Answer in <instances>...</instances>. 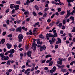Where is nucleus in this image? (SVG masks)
I'll return each mask as SVG.
<instances>
[{
    "instance_id": "nucleus-1",
    "label": "nucleus",
    "mask_w": 75,
    "mask_h": 75,
    "mask_svg": "<svg viewBox=\"0 0 75 75\" xmlns=\"http://www.w3.org/2000/svg\"><path fill=\"white\" fill-rule=\"evenodd\" d=\"M46 37L47 40H49V37H52V38L57 37V33H55L54 35H50L48 34H47L46 35Z\"/></svg>"
},
{
    "instance_id": "nucleus-2",
    "label": "nucleus",
    "mask_w": 75,
    "mask_h": 75,
    "mask_svg": "<svg viewBox=\"0 0 75 75\" xmlns=\"http://www.w3.org/2000/svg\"><path fill=\"white\" fill-rule=\"evenodd\" d=\"M23 37L24 36L22 35L21 34H19L18 36V38L19 39L18 41L19 42H21L22 41V40H23Z\"/></svg>"
},
{
    "instance_id": "nucleus-3",
    "label": "nucleus",
    "mask_w": 75,
    "mask_h": 75,
    "mask_svg": "<svg viewBox=\"0 0 75 75\" xmlns=\"http://www.w3.org/2000/svg\"><path fill=\"white\" fill-rule=\"evenodd\" d=\"M56 40L55 38H52V41L51 40H49V41L51 44H52L54 42H55Z\"/></svg>"
},
{
    "instance_id": "nucleus-4",
    "label": "nucleus",
    "mask_w": 75,
    "mask_h": 75,
    "mask_svg": "<svg viewBox=\"0 0 75 75\" xmlns=\"http://www.w3.org/2000/svg\"><path fill=\"white\" fill-rule=\"evenodd\" d=\"M58 60L59 61H57V63L58 64H59V65H62V59L59 58L58 59Z\"/></svg>"
},
{
    "instance_id": "nucleus-5",
    "label": "nucleus",
    "mask_w": 75,
    "mask_h": 75,
    "mask_svg": "<svg viewBox=\"0 0 75 75\" xmlns=\"http://www.w3.org/2000/svg\"><path fill=\"white\" fill-rule=\"evenodd\" d=\"M27 54L28 57H30V58L32 59V57H31V51H29L27 52Z\"/></svg>"
},
{
    "instance_id": "nucleus-6",
    "label": "nucleus",
    "mask_w": 75,
    "mask_h": 75,
    "mask_svg": "<svg viewBox=\"0 0 75 75\" xmlns=\"http://www.w3.org/2000/svg\"><path fill=\"white\" fill-rule=\"evenodd\" d=\"M46 48V47H45V46L43 45L42 47H41L40 48V51H42V50H45Z\"/></svg>"
},
{
    "instance_id": "nucleus-7",
    "label": "nucleus",
    "mask_w": 75,
    "mask_h": 75,
    "mask_svg": "<svg viewBox=\"0 0 75 75\" xmlns=\"http://www.w3.org/2000/svg\"><path fill=\"white\" fill-rule=\"evenodd\" d=\"M6 45L7 47V48L8 50L10 49V48H11L12 47V45L9 43H7L6 44Z\"/></svg>"
},
{
    "instance_id": "nucleus-8",
    "label": "nucleus",
    "mask_w": 75,
    "mask_h": 75,
    "mask_svg": "<svg viewBox=\"0 0 75 75\" xmlns=\"http://www.w3.org/2000/svg\"><path fill=\"white\" fill-rule=\"evenodd\" d=\"M14 49H12V50H10V51H8V53H9V54H13L14 52Z\"/></svg>"
},
{
    "instance_id": "nucleus-9",
    "label": "nucleus",
    "mask_w": 75,
    "mask_h": 75,
    "mask_svg": "<svg viewBox=\"0 0 75 75\" xmlns=\"http://www.w3.org/2000/svg\"><path fill=\"white\" fill-rule=\"evenodd\" d=\"M14 8H15V10H17L19 9L20 8L19 7V5H16L14 6Z\"/></svg>"
},
{
    "instance_id": "nucleus-10",
    "label": "nucleus",
    "mask_w": 75,
    "mask_h": 75,
    "mask_svg": "<svg viewBox=\"0 0 75 75\" xmlns=\"http://www.w3.org/2000/svg\"><path fill=\"white\" fill-rule=\"evenodd\" d=\"M36 41H37L38 44H42V42H40L39 39H37Z\"/></svg>"
},
{
    "instance_id": "nucleus-11",
    "label": "nucleus",
    "mask_w": 75,
    "mask_h": 75,
    "mask_svg": "<svg viewBox=\"0 0 75 75\" xmlns=\"http://www.w3.org/2000/svg\"><path fill=\"white\" fill-rule=\"evenodd\" d=\"M21 27H19L18 28L16 29V31H19V32H21Z\"/></svg>"
},
{
    "instance_id": "nucleus-12",
    "label": "nucleus",
    "mask_w": 75,
    "mask_h": 75,
    "mask_svg": "<svg viewBox=\"0 0 75 75\" xmlns=\"http://www.w3.org/2000/svg\"><path fill=\"white\" fill-rule=\"evenodd\" d=\"M37 45V44H36L35 42H33L32 44V47H36V46Z\"/></svg>"
},
{
    "instance_id": "nucleus-13",
    "label": "nucleus",
    "mask_w": 75,
    "mask_h": 75,
    "mask_svg": "<svg viewBox=\"0 0 75 75\" xmlns=\"http://www.w3.org/2000/svg\"><path fill=\"white\" fill-rule=\"evenodd\" d=\"M1 59L2 60H3V61H5L6 60V57L5 56H3L2 58H1Z\"/></svg>"
},
{
    "instance_id": "nucleus-14",
    "label": "nucleus",
    "mask_w": 75,
    "mask_h": 75,
    "mask_svg": "<svg viewBox=\"0 0 75 75\" xmlns=\"http://www.w3.org/2000/svg\"><path fill=\"white\" fill-rule=\"evenodd\" d=\"M10 8H14V4H12L10 5Z\"/></svg>"
},
{
    "instance_id": "nucleus-15",
    "label": "nucleus",
    "mask_w": 75,
    "mask_h": 75,
    "mask_svg": "<svg viewBox=\"0 0 75 75\" xmlns=\"http://www.w3.org/2000/svg\"><path fill=\"white\" fill-rule=\"evenodd\" d=\"M35 8L36 10H39V8H38V6L37 5H35Z\"/></svg>"
},
{
    "instance_id": "nucleus-16",
    "label": "nucleus",
    "mask_w": 75,
    "mask_h": 75,
    "mask_svg": "<svg viewBox=\"0 0 75 75\" xmlns=\"http://www.w3.org/2000/svg\"><path fill=\"white\" fill-rule=\"evenodd\" d=\"M70 12V10H69V11H67V15L69 16H70V15H71V13H69Z\"/></svg>"
},
{
    "instance_id": "nucleus-17",
    "label": "nucleus",
    "mask_w": 75,
    "mask_h": 75,
    "mask_svg": "<svg viewBox=\"0 0 75 75\" xmlns=\"http://www.w3.org/2000/svg\"><path fill=\"white\" fill-rule=\"evenodd\" d=\"M55 28H53L52 29V31H53V32L54 33H56V32L57 31V30H55Z\"/></svg>"
},
{
    "instance_id": "nucleus-18",
    "label": "nucleus",
    "mask_w": 75,
    "mask_h": 75,
    "mask_svg": "<svg viewBox=\"0 0 75 75\" xmlns=\"http://www.w3.org/2000/svg\"><path fill=\"white\" fill-rule=\"evenodd\" d=\"M48 57H49L50 58H52V56H51V55H50V54H48L46 56L45 58H48Z\"/></svg>"
},
{
    "instance_id": "nucleus-19",
    "label": "nucleus",
    "mask_w": 75,
    "mask_h": 75,
    "mask_svg": "<svg viewBox=\"0 0 75 75\" xmlns=\"http://www.w3.org/2000/svg\"><path fill=\"white\" fill-rule=\"evenodd\" d=\"M22 29L23 30L25 31H27L28 30V29H27V28H25V27L24 26L22 27Z\"/></svg>"
},
{
    "instance_id": "nucleus-20",
    "label": "nucleus",
    "mask_w": 75,
    "mask_h": 75,
    "mask_svg": "<svg viewBox=\"0 0 75 75\" xmlns=\"http://www.w3.org/2000/svg\"><path fill=\"white\" fill-rule=\"evenodd\" d=\"M68 3H71L74 1V0H67Z\"/></svg>"
},
{
    "instance_id": "nucleus-21",
    "label": "nucleus",
    "mask_w": 75,
    "mask_h": 75,
    "mask_svg": "<svg viewBox=\"0 0 75 75\" xmlns=\"http://www.w3.org/2000/svg\"><path fill=\"white\" fill-rule=\"evenodd\" d=\"M65 11H62L60 12V15H64L65 13Z\"/></svg>"
},
{
    "instance_id": "nucleus-22",
    "label": "nucleus",
    "mask_w": 75,
    "mask_h": 75,
    "mask_svg": "<svg viewBox=\"0 0 75 75\" xmlns=\"http://www.w3.org/2000/svg\"><path fill=\"white\" fill-rule=\"evenodd\" d=\"M70 19H71L73 21H74V20H75L74 17L72 16L70 17Z\"/></svg>"
},
{
    "instance_id": "nucleus-23",
    "label": "nucleus",
    "mask_w": 75,
    "mask_h": 75,
    "mask_svg": "<svg viewBox=\"0 0 75 75\" xmlns=\"http://www.w3.org/2000/svg\"><path fill=\"white\" fill-rule=\"evenodd\" d=\"M58 1L59 2V4H60V5H61L62 6H63L64 5V4L63 3H61L59 0H58Z\"/></svg>"
},
{
    "instance_id": "nucleus-24",
    "label": "nucleus",
    "mask_w": 75,
    "mask_h": 75,
    "mask_svg": "<svg viewBox=\"0 0 75 75\" xmlns=\"http://www.w3.org/2000/svg\"><path fill=\"white\" fill-rule=\"evenodd\" d=\"M57 40H58V42H59V43H61V39L60 38H57Z\"/></svg>"
},
{
    "instance_id": "nucleus-25",
    "label": "nucleus",
    "mask_w": 75,
    "mask_h": 75,
    "mask_svg": "<svg viewBox=\"0 0 75 75\" xmlns=\"http://www.w3.org/2000/svg\"><path fill=\"white\" fill-rule=\"evenodd\" d=\"M52 64H53V62H50L49 64V66H50V67H51V66H52Z\"/></svg>"
},
{
    "instance_id": "nucleus-26",
    "label": "nucleus",
    "mask_w": 75,
    "mask_h": 75,
    "mask_svg": "<svg viewBox=\"0 0 75 75\" xmlns=\"http://www.w3.org/2000/svg\"><path fill=\"white\" fill-rule=\"evenodd\" d=\"M16 4H20V1H16Z\"/></svg>"
},
{
    "instance_id": "nucleus-27",
    "label": "nucleus",
    "mask_w": 75,
    "mask_h": 75,
    "mask_svg": "<svg viewBox=\"0 0 75 75\" xmlns=\"http://www.w3.org/2000/svg\"><path fill=\"white\" fill-rule=\"evenodd\" d=\"M1 42H2V44H4V43L5 42V39H2L1 40Z\"/></svg>"
},
{
    "instance_id": "nucleus-28",
    "label": "nucleus",
    "mask_w": 75,
    "mask_h": 75,
    "mask_svg": "<svg viewBox=\"0 0 75 75\" xmlns=\"http://www.w3.org/2000/svg\"><path fill=\"white\" fill-rule=\"evenodd\" d=\"M29 35H33V33H32V32H31V30H30L29 31Z\"/></svg>"
},
{
    "instance_id": "nucleus-29",
    "label": "nucleus",
    "mask_w": 75,
    "mask_h": 75,
    "mask_svg": "<svg viewBox=\"0 0 75 75\" xmlns=\"http://www.w3.org/2000/svg\"><path fill=\"white\" fill-rule=\"evenodd\" d=\"M62 22L64 24H65L67 23V21H65V20H63L62 21Z\"/></svg>"
},
{
    "instance_id": "nucleus-30",
    "label": "nucleus",
    "mask_w": 75,
    "mask_h": 75,
    "mask_svg": "<svg viewBox=\"0 0 75 75\" xmlns=\"http://www.w3.org/2000/svg\"><path fill=\"white\" fill-rule=\"evenodd\" d=\"M62 23H60L59 24V27L60 28H61L62 27Z\"/></svg>"
},
{
    "instance_id": "nucleus-31",
    "label": "nucleus",
    "mask_w": 75,
    "mask_h": 75,
    "mask_svg": "<svg viewBox=\"0 0 75 75\" xmlns=\"http://www.w3.org/2000/svg\"><path fill=\"white\" fill-rule=\"evenodd\" d=\"M38 24H39V22H37L36 23L35 25H34V27H36V25H38Z\"/></svg>"
},
{
    "instance_id": "nucleus-32",
    "label": "nucleus",
    "mask_w": 75,
    "mask_h": 75,
    "mask_svg": "<svg viewBox=\"0 0 75 75\" xmlns=\"http://www.w3.org/2000/svg\"><path fill=\"white\" fill-rule=\"evenodd\" d=\"M25 74H26L27 75H28L30 73V71H25Z\"/></svg>"
},
{
    "instance_id": "nucleus-33",
    "label": "nucleus",
    "mask_w": 75,
    "mask_h": 75,
    "mask_svg": "<svg viewBox=\"0 0 75 75\" xmlns=\"http://www.w3.org/2000/svg\"><path fill=\"white\" fill-rule=\"evenodd\" d=\"M24 14L25 15H27L29 14V13L28 12L26 11L24 13Z\"/></svg>"
},
{
    "instance_id": "nucleus-34",
    "label": "nucleus",
    "mask_w": 75,
    "mask_h": 75,
    "mask_svg": "<svg viewBox=\"0 0 75 75\" xmlns=\"http://www.w3.org/2000/svg\"><path fill=\"white\" fill-rule=\"evenodd\" d=\"M61 8H57L58 12H60V11H61Z\"/></svg>"
},
{
    "instance_id": "nucleus-35",
    "label": "nucleus",
    "mask_w": 75,
    "mask_h": 75,
    "mask_svg": "<svg viewBox=\"0 0 75 75\" xmlns=\"http://www.w3.org/2000/svg\"><path fill=\"white\" fill-rule=\"evenodd\" d=\"M55 72V70H53V69H52L50 71L51 73H53V72Z\"/></svg>"
},
{
    "instance_id": "nucleus-36",
    "label": "nucleus",
    "mask_w": 75,
    "mask_h": 75,
    "mask_svg": "<svg viewBox=\"0 0 75 75\" xmlns=\"http://www.w3.org/2000/svg\"><path fill=\"white\" fill-rule=\"evenodd\" d=\"M62 71L65 72L67 71V70H66V69H62Z\"/></svg>"
},
{
    "instance_id": "nucleus-37",
    "label": "nucleus",
    "mask_w": 75,
    "mask_h": 75,
    "mask_svg": "<svg viewBox=\"0 0 75 75\" xmlns=\"http://www.w3.org/2000/svg\"><path fill=\"white\" fill-rule=\"evenodd\" d=\"M37 29H38V28H34L33 29V32H35L36 31V30H37Z\"/></svg>"
},
{
    "instance_id": "nucleus-38",
    "label": "nucleus",
    "mask_w": 75,
    "mask_h": 75,
    "mask_svg": "<svg viewBox=\"0 0 75 75\" xmlns=\"http://www.w3.org/2000/svg\"><path fill=\"white\" fill-rule=\"evenodd\" d=\"M73 44V42H71V44L69 45V47H71V46Z\"/></svg>"
},
{
    "instance_id": "nucleus-39",
    "label": "nucleus",
    "mask_w": 75,
    "mask_h": 75,
    "mask_svg": "<svg viewBox=\"0 0 75 75\" xmlns=\"http://www.w3.org/2000/svg\"><path fill=\"white\" fill-rule=\"evenodd\" d=\"M9 56L10 58H13V55L12 54H9Z\"/></svg>"
},
{
    "instance_id": "nucleus-40",
    "label": "nucleus",
    "mask_w": 75,
    "mask_h": 75,
    "mask_svg": "<svg viewBox=\"0 0 75 75\" xmlns=\"http://www.w3.org/2000/svg\"><path fill=\"white\" fill-rule=\"evenodd\" d=\"M0 56L1 57H4V54H3L1 53V54H0Z\"/></svg>"
},
{
    "instance_id": "nucleus-41",
    "label": "nucleus",
    "mask_w": 75,
    "mask_h": 75,
    "mask_svg": "<svg viewBox=\"0 0 75 75\" xmlns=\"http://www.w3.org/2000/svg\"><path fill=\"white\" fill-rule=\"evenodd\" d=\"M47 13H44L43 15V17H45L47 16Z\"/></svg>"
},
{
    "instance_id": "nucleus-42",
    "label": "nucleus",
    "mask_w": 75,
    "mask_h": 75,
    "mask_svg": "<svg viewBox=\"0 0 75 75\" xmlns=\"http://www.w3.org/2000/svg\"><path fill=\"white\" fill-rule=\"evenodd\" d=\"M17 45H14V49H16L17 48Z\"/></svg>"
},
{
    "instance_id": "nucleus-43",
    "label": "nucleus",
    "mask_w": 75,
    "mask_h": 75,
    "mask_svg": "<svg viewBox=\"0 0 75 75\" xmlns=\"http://www.w3.org/2000/svg\"><path fill=\"white\" fill-rule=\"evenodd\" d=\"M10 23V21H9V20H7L6 21V23L7 24H9V23Z\"/></svg>"
},
{
    "instance_id": "nucleus-44",
    "label": "nucleus",
    "mask_w": 75,
    "mask_h": 75,
    "mask_svg": "<svg viewBox=\"0 0 75 75\" xmlns=\"http://www.w3.org/2000/svg\"><path fill=\"white\" fill-rule=\"evenodd\" d=\"M9 11H10V10L9 9H7L6 11V12L7 13L9 12Z\"/></svg>"
},
{
    "instance_id": "nucleus-45",
    "label": "nucleus",
    "mask_w": 75,
    "mask_h": 75,
    "mask_svg": "<svg viewBox=\"0 0 75 75\" xmlns=\"http://www.w3.org/2000/svg\"><path fill=\"white\" fill-rule=\"evenodd\" d=\"M68 70L69 71V72H71L72 71V69H69Z\"/></svg>"
},
{
    "instance_id": "nucleus-46",
    "label": "nucleus",
    "mask_w": 75,
    "mask_h": 75,
    "mask_svg": "<svg viewBox=\"0 0 75 75\" xmlns=\"http://www.w3.org/2000/svg\"><path fill=\"white\" fill-rule=\"evenodd\" d=\"M38 14H39V15H40V16H42V14H43V13L40 12L38 13Z\"/></svg>"
},
{
    "instance_id": "nucleus-47",
    "label": "nucleus",
    "mask_w": 75,
    "mask_h": 75,
    "mask_svg": "<svg viewBox=\"0 0 75 75\" xmlns=\"http://www.w3.org/2000/svg\"><path fill=\"white\" fill-rule=\"evenodd\" d=\"M72 32H75V28H73V30H72L71 31Z\"/></svg>"
},
{
    "instance_id": "nucleus-48",
    "label": "nucleus",
    "mask_w": 75,
    "mask_h": 75,
    "mask_svg": "<svg viewBox=\"0 0 75 75\" xmlns=\"http://www.w3.org/2000/svg\"><path fill=\"white\" fill-rule=\"evenodd\" d=\"M44 69L45 70V71H47V70H48V67H45Z\"/></svg>"
},
{
    "instance_id": "nucleus-49",
    "label": "nucleus",
    "mask_w": 75,
    "mask_h": 75,
    "mask_svg": "<svg viewBox=\"0 0 75 75\" xmlns=\"http://www.w3.org/2000/svg\"><path fill=\"white\" fill-rule=\"evenodd\" d=\"M55 16V14H52V15L51 16V18H52L54 17V16Z\"/></svg>"
},
{
    "instance_id": "nucleus-50",
    "label": "nucleus",
    "mask_w": 75,
    "mask_h": 75,
    "mask_svg": "<svg viewBox=\"0 0 75 75\" xmlns=\"http://www.w3.org/2000/svg\"><path fill=\"white\" fill-rule=\"evenodd\" d=\"M8 37H12V35H8Z\"/></svg>"
},
{
    "instance_id": "nucleus-51",
    "label": "nucleus",
    "mask_w": 75,
    "mask_h": 75,
    "mask_svg": "<svg viewBox=\"0 0 75 75\" xmlns=\"http://www.w3.org/2000/svg\"><path fill=\"white\" fill-rule=\"evenodd\" d=\"M12 71V69H9V70H8V72H11Z\"/></svg>"
},
{
    "instance_id": "nucleus-52",
    "label": "nucleus",
    "mask_w": 75,
    "mask_h": 75,
    "mask_svg": "<svg viewBox=\"0 0 75 75\" xmlns=\"http://www.w3.org/2000/svg\"><path fill=\"white\" fill-rule=\"evenodd\" d=\"M55 15L56 16H59V13H58V12H56L55 13Z\"/></svg>"
},
{
    "instance_id": "nucleus-53",
    "label": "nucleus",
    "mask_w": 75,
    "mask_h": 75,
    "mask_svg": "<svg viewBox=\"0 0 75 75\" xmlns=\"http://www.w3.org/2000/svg\"><path fill=\"white\" fill-rule=\"evenodd\" d=\"M52 69L54 70V71L56 70V67H54Z\"/></svg>"
},
{
    "instance_id": "nucleus-54",
    "label": "nucleus",
    "mask_w": 75,
    "mask_h": 75,
    "mask_svg": "<svg viewBox=\"0 0 75 75\" xmlns=\"http://www.w3.org/2000/svg\"><path fill=\"white\" fill-rule=\"evenodd\" d=\"M33 16H36V13H35V12H33Z\"/></svg>"
},
{
    "instance_id": "nucleus-55",
    "label": "nucleus",
    "mask_w": 75,
    "mask_h": 75,
    "mask_svg": "<svg viewBox=\"0 0 75 75\" xmlns=\"http://www.w3.org/2000/svg\"><path fill=\"white\" fill-rule=\"evenodd\" d=\"M58 45H56L55 46V48H56V49H57V48H58Z\"/></svg>"
},
{
    "instance_id": "nucleus-56",
    "label": "nucleus",
    "mask_w": 75,
    "mask_h": 75,
    "mask_svg": "<svg viewBox=\"0 0 75 75\" xmlns=\"http://www.w3.org/2000/svg\"><path fill=\"white\" fill-rule=\"evenodd\" d=\"M25 65H23V66H22L21 67V69H24V68H25Z\"/></svg>"
},
{
    "instance_id": "nucleus-57",
    "label": "nucleus",
    "mask_w": 75,
    "mask_h": 75,
    "mask_svg": "<svg viewBox=\"0 0 75 75\" xmlns=\"http://www.w3.org/2000/svg\"><path fill=\"white\" fill-rule=\"evenodd\" d=\"M21 44L20 43L19 44V45H18V47L19 48H21Z\"/></svg>"
},
{
    "instance_id": "nucleus-58",
    "label": "nucleus",
    "mask_w": 75,
    "mask_h": 75,
    "mask_svg": "<svg viewBox=\"0 0 75 75\" xmlns=\"http://www.w3.org/2000/svg\"><path fill=\"white\" fill-rule=\"evenodd\" d=\"M3 25L4 27H6V25H7L6 24H3Z\"/></svg>"
},
{
    "instance_id": "nucleus-59",
    "label": "nucleus",
    "mask_w": 75,
    "mask_h": 75,
    "mask_svg": "<svg viewBox=\"0 0 75 75\" xmlns=\"http://www.w3.org/2000/svg\"><path fill=\"white\" fill-rule=\"evenodd\" d=\"M30 20V18H28L26 19V21H29Z\"/></svg>"
},
{
    "instance_id": "nucleus-60",
    "label": "nucleus",
    "mask_w": 75,
    "mask_h": 75,
    "mask_svg": "<svg viewBox=\"0 0 75 75\" xmlns=\"http://www.w3.org/2000/svg\"><path fill=\"white\" fill-rule=\"evenodd\" d=\"M6 62H2L1 63V64H6Z\"/></svg>"
},
{
    "instance_id": "nucleus-61",
    "label": "nucleus",
    "mask_w": 75,
    "mask_h": 75,
    "mask_svg": "<svg viewBox=\"0 0 75 75\" xmlns=\"http://www.w3.org/2000/svg\"><path fill=\"white\" fill-rule=\"evenodd\" d=\"M31 71H34V67H33L31 69Z\"/></svg>"
},
{
    "instance_id": "nucleus-62",
    "label": "nucleus",
    "mask_w": 75,
    "mask_h": 75,
    "mask_svg": "<svg viewBox=\"0 0 75 75\" xmlns=\"http://www.w3.org/2000/svg\"><path fill=\"white\" fill-rule=\"evenodd\" d=\"M64 67V65L61 66L60 67V68H63Z\"/></svg>"
},
{
    "instance_id": "nucleus-63",
    "label": "nucleus",
    "mask_w": 75,
    "mask_h": 75,
    "mask_svg": "<svg viewBox=\"0 0 75 75\" xmlns=\"http://www.w3.org/2000/svg\"><path fill=\"white\" fill-rule=\"evenodd\" d=\"M6 2L5 1H2V4H4V3H6Z\"/></svg>"
},
{
    "instance_id": "nucleus-64",
    "label": "nucleus",
    "mask_w": 75,
    "mask_h": 75,
    "mask_svg": "<svg viewBox=\"0 0 75 75\" xmlns=\"http://www.w3.org/2000/svg\"><path fill=\"white\" fill-rule=\"evenodd\" d=\"M39 38H42V35L41 34L39 36Z\"/></svg>"
}]
</instances>
